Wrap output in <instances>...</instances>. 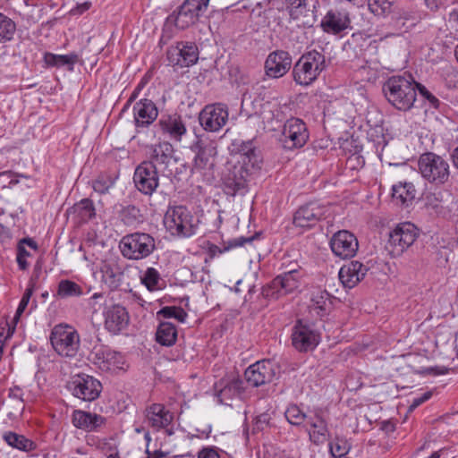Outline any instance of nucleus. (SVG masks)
<instances>
[{"instance_id":"nucleus-21","label":"nucleus","mask_w":458,"mask_h":458,"mask_svg":"<svg viewBox=\"0 0 458 458\" xmlns=\"http://www.w3.org/2000/svg\"><path fill=\"white\" fill-rule=\"evenodd\" d=\"M229 149L231 153L239 156L237 165H244L254 169L260 168L261 158L251 140L244 141L235 139L231 143Z\"/></svg>"},{"instance_id":"nucleus-41","label":"nucleus","mask_w":458,"mask_h":458,"mask_svg":"<svg viewBox=\"0 0 458 458\" xmlns=\"http://www.w3.org/2000/svg\"><path fill=\"white\" fill-rule=\"evenodd\" d=\"M140 282L149 292L161 290L163 280L159 272L154 267H148L140 276Z\"/></svg>"},{"instance_id":"nucleus-63","label":"nucleus","mask_w":458,"mask_h":458,"mask_svg":"<svg viewBox=\"0 0 458 458\" xmlns=\"http://www.w3.org/2000/svg\"><path fill=\"white\" fill-rule=\"evenodd\" d=\"M427 458H440V451L433 452Z\"/></svg>"},{"instance_id":"nucleus-13","label":"nucleus","mask_w":458,"mask_h":458,"mask_svg":"<svg viewBox=\"0 0 458 458\" xmlns=\"http://www.w3.org/2000/svg\"><path fill=\"white\" fill-rule=\"evenodd\" d=\"M257 170L244 165H234L223 178L225 194L230 196L244 194L247 191L249 177Z\"/></svg>"},{"instance_id":"nucleus-11","label":"nucleus","mask_w":458,"mask_h":458,"mask_svg":"<svg viewBox=\"0 0 458 458\" xmlns=\"http://www.w3.org/2000/svg\"><path fill=\"white\" fill-rule=\"evenodd\" d=\"M89 360L102 371L116 373L125 369L124 356L106 345L94 346Z\"/></svg>"},{"instance_id":"nucleus-3","label":"nucleus","mask_w":458,"mask_h":458,"mask_svg":"<svg viewBox=\"0 0 458 458\" xmlns=\"http://www.w3.org/2000/svg\"><path fill=\"white\" fill-rule=\"evenodd\" d=\"M418 169L421 177L436 187L445 184L450 177V165L443 157L433 152L420 155Z\"/></svg>"},{"instance_id":"nucleus-33","label":"nucleus","mask_w":458,"mask_h":458,"mask_svg":"<svg viewBox=\"0 0 458 458\" xmlns=\"http://www.w3.org/2000/svg\"><path fill=\"white\" fill-rule=\"evenodd\" d=\"M148 152L149 160L154 166H164L167 168L174 156V148L168 141L159 142L158 144L150 145Z\"/></svg>"},{"instance_id":"nucleus-58","label":"nucleus","mask_w":458,"mask_h":458,"mask_svg":"<svg viewBox=\"0 0 458 458\" xmlns=\"http://www.w3.org/2000/svg\"><path fill=\"white\" fill-rule=\"evenodd\" d=\"M198 458H220L214 447H205L198 454Z\"/></svg>"},{"instance_id":"nucleus-42","label":"nucleus","mask_w":458,"mask_h":458,"mask_svg":"<svg viewBox=\"0 0 458 458\" xmlns=\"http://www.w3.org/2000/svg\"><path fill=\"white\" fill-rule=\"evenodd\" d=\"M26 246L34 250H38L37 242L31 238H23L19 242L17 246L16 260L20 269L21 270H26L29 267L27 259L30 256V253L27 250Z\"/></svg>"},{"instance_id":"nucleus-56","label":"nucleus","mask_w":458,"mask_h":458,"mask_svg":"<svg viewBox=\"0 0 458 458\" xmlns=\"http://www.w3.org/2000/svg\"><path fill=\"white\" fill-rule=\"evenodd\" d=\"M447 372L446 369L439 368V367H428V368H421L419 370V373L421 375H444Z\"/></svg>"},{"instance_id":"nucleus-28","label":"nucleus","mask_w":458,"mask_h":458,"mask_svg":"<svg viewBox=\"0 0 458 458\" xmlns=\"http://www.w3.org/2000/svg\"><path fill=\"white\" fill-rule=\"evenodd\" d=\"M244 383L239 377H224L215 384V392L219 402L228 404L229 401L240 396L244 391Z\"/></svg>"},{"instance_id":"nucleus-4","label":"nucleus","mask_w":458,"mask_h":458,"mask_svg":"<svg viewBox=\"0 0 458 458\" xmlns=\"http://www.w3.org/2000/svg\"><path fill=\"white\" fill-rule=\"evenodd\" d=\"M49 339L55 352L63 358L73 359L79 353L81 338L72 326L63 323L55 325Z\"/></svg>"},{"instance_id":"nucleus-23","label":"nucleus","mask_w":458,"mask_h":458,"mask_svg":"<svg viewBox=\"0 0 458 458\" xmlns=\"http://www.w3.org/2000/svg\"><path fill=\"white\" fill-rule=\"evenodd\" d=\"M275 375L273 363L265 360L249 366L244 372L246 382L253 387L271 382Z\"/></svg>"},{"instance_id":"nucleus-2","label":"nucleus","mask_w":458,"mask_h":458,"mask_svg":"<svg viewBox=\"0 0 458 458\" xmlns=\"http://www.w3.org/2000/svg\"><path fill=\"white\" fill-rule=\"evenodd\" d=\"M326 68V57L322 52L316 49L308 51L293 65V81L301 86H310Z\"/></svg>"},{"instance_id":"nucleus-5","label":"nucleus","mask_w":458,"mask_h":458,"mask_svg":"<svg viewBox=\"0 0 458 458\" xmlns=\"http://www.w3.org/2000/svg\"><path fill=\"white\" fill-rule=\"evenodd\" d=\"M303 276L304 272L301 267L292 268L276 276L270 283L264 285L261 294L267 300H278L298 290Z\"/></svg>"},{"instance_id":"nucleus-62","label":"nucleus","mask_w":458,"mask_h":458,"mask_svg":"<svg viewBox=\"0 0 458 458\" xmlns=\"http://www.w3.org/2000/svg\"><path fill=\"white\" fill-rule=\"evenodd\" d=\"M268 2L273 5V6H276L277 9H283L284 8L285 6H282V2L281 1H276V0H268Z\"/></svg>"},{"instance_id":"nucleus-24","label":"nucleus","mask_w":458,"mask_h":458,"mask_svg":"<svg viewBox=\"0 0 458 458\" xmlns=\"http://www.w3.org/2000/svg\"><path fill=\"white\" fill-rule=\"evenodd\" d=\"M103 316L105 328L113 335H118L125 329L130 320L126 309L119 304L106 307Z\"/></svg>"},{"instance_id":"nucleus-60","label":"nucleus","mask_w":458,"mask_h":458,"mask_svg":"<svg viewBox=\"0 0 458 458\" xmlns=\"http://www.w3.org/2000/svg\"><path fill=\"white\" fill-rule=\"evenodd\" d=\"M143 86H144L143 83H140L135 88V89L132 91L131 97L129 98L126 106L130 105L132 101H134L137 98V97H138V95H139V93H140V89H142Z\"/></svg>"},{"instance_id":"nucleus-31","label":"nucleus","mask_w":458,"mask_h":458,"mask_svg":"<svg viewBox=\"0 0 458 458\" xmlns=\"http://www.w3.org/2000/svg\"><path fill=\"white\" fill-rule=\"evenodd\" d=\"M100 272L102 282L111 290L117 289L123 277V271L118 261L113 259L103 261Z\"/></svg>"},{"instance_id":"nucleus-39","label":"nucleus","mask_w":458,"mask_h":458,"mask_svg":"<svg viewBox=\"0 0 458 458\" xmlns=\"http://www.w3.org/2000/svg\"><path fill=\"white\" fill-rule=\"evenodd\" d=\"M177 339L175 325L170 322H161L156 332V340L164 346H172Z\"/></svg>"},{"instance_id":"nucleus-40","label":"nucleus","mask_w":458,"mask_h":458,"mask_svg":"<svg viewBox=\"0 0 458 458\" xmlns=\"http://www.w3.org/2000/svg\"><path fill=\"white\" fill-rule=\"evenodd\" d=\"M71 210L81 224L87 223L96 216L94 203L89 199H82L74 204Z\"/></svg>"},{"instance_id":"nucleus-22","label":"nucleus","mask_w":458,"mask_h":458,"mask_svg":"<svg viewBox=\"0 0 458 458\" xmlns=\"http://www.w3.org/2000/svg\"><path fill=\"white\" fill-rule=\"evenodd\" d=\"M326 208L316 201L300 207L294 214L293 224L301 228H311L324 216Z\"/></svg>"},{"instance_id":"nucleus-48","label":"nucleus","mask_w":458,"mask_h":458,"mask_svg":"<svg viewBox=\"0 0 458 458\" xmlns=\"http://www.w3.org/2000/svg\"><path fill=\"white\" fill-rule=\"evenodd\" d=\"M117 176L111 174H100L93 182L94 191L99 194H106L114 187Z\"/></svg>"},{"instance_id":"nucleus-44","label":"nucleus","mask_w":458,"mask_h":458,"mask_svg":"<svg viewBox=\"0 0 458 458\" xmlns=\"http://www.w3.org/2000/svg\"><path fill=\"white\" fill-rule=\"evenodd\" d=\"M119 217L128 226L135 225L142 221L140 210L134 205L123 207L119 212Z\"/></svg>"},{"instance_id":"nucleus-14","label":"nucleus","mask_w":458,"mask_h":458,"mask_svg":"<svg viewBox=\"0 0 458 458\" xmlns=\"http://www.w3.org/2000/svg\"><path fill=\"white\" fill-rule=\"evenodd\" d=\"M228 117V106L223 103H215L207 105L200 111L199 121L205 131L216 132L226 124Z\"/></svg>"},{"instance_id":"nucleus-26","label":"nucleus","mask_w":458,"mask_h":458,"mask_svg":"<svg viewBox=\"0 0 458 458\" xmlns=\"http://www.w3.org/2000/svg\"><path fill=\"white\" fill-rule=\"evenodd\" d=\"M145 418L148 424L155 430L166 428L168 435H172L173 431L167 427L174 420V414L165 408L162 403H152L145 410Z\"/></svg>"},{"instance_id":"nucleus-9","label":"nucleus","mask_w":458,"mask_h":458,"mask_svg":"<svg viewBox=\"0 0 458 458\" xmlns=\"http://www.w3.org/2000/svg\"><path fill=\"white\" fill-rule=\"evenodd\" d=\"M419 236L418 228L411 223H401L390 232L386 250L393 258L401 256Z\"/></svg>"},{"instance_id":"nucleus-20","label":"nucleus","mask_w":458,"mask_h":458,"mask_svg":"<svg viewBox=\"0 0 458 458\" xmlns=\"http://www.w3.org/2000/svg\"><path fill=\"white\" fill-rule=\"evenodd\" d=\"M320 26L324 32L337 35L351 29L350 13L344 8H332L322 18Z\"/></svg>"},{"instance_id":"nucleus-49","label":"nucleus","mask_w":458,"mask_h":458,"mask_svg":"<svg viewBox=\"0 0 458 458\" xmlns=\"http://www.w3.org/2000/svg\"><path fill=\"white\" fill-rule=\"evenodd\" d=\"M329 294L327 291L318 290L314 293L311 298V308L318 316H323L327 310L329 301Z\"/></svg>"},{"instance_id":"nucleus-6","label":"nucleus","mask_w":458,"mask_h":458,"mask_svg":"<svg viewBox=\"0 0 458 458\" xmlns=\"http://www.w3.org/2000/svg\"><path fill=\"white\" fill-rule=\"evenodd\" d=\"M119 248L125 259L140 260L153 253L156 241L149 233L135 232L124 235L120 241Z\"/></svg>"},{"instance_id":"nucleus-54","label":"nucleus","mask_w":458,"mask_h":458,"mask_svg":"<svg viewBox=\"0 0 458 458\" xmlns=\"http://www.w3.org/2000/svg\"><path fill=\"white\" fill-rule=\"evenodd\" d=\"M416 89L419 90L421 97H423L429 104V106L433 108H437L439 106V100L437 97H435L431 92H429L425 86L417 83Z\"/></svg>"},{"instance_id":"nucleus-15","label":"nucleus","mask_w":458,"mask_h":458,"mask_svg":"<svg viewBox=\"0 0 458 458\" xmlns=\"http://www.w3.org/2000/svg\"><path fill=\"white\" fill-rule=\"evenodd\" d=\"M308 140V129L302 120L292 117L284 123L281 136V141L284 148L293 149L301 148Z\"/></svg>"},{"instance_id":"nucleus-59","label":"nucleus","mask_w":458,"mask_h":458,"mask_svg":"<svg viewBox=\"0 0 458 458\" xmlns=\"http://www.w3.org/2000/svg\"><path fill=\"white\" fill-rule=\"evenodd\" d=\"M448 21L453 27H455L456 30H458V7L453 9L448 13Z\"/></svg>"},{"instance_id":"nucleus-38","label":"nucleus","mask_w":458,"mask_h":458,"mask_svg":"<svg viewBox=\"0 0 458 458\" xmlns=\"http://www.w3.org/2000/svg\"><path fill=\"white\" fill-rule=\"evenodd\" d=\"M3 439L8 445L22 452L29 453L37 448V444L34 441L13 431L4 432L3 434Z\"/></svg>"},{"instance_id":"nucleus-16","label":"nucleus","mask_w":458,"mask_h":458,"mask_svg":"<svg viewBox=\"0 0 458 458\" xmlns=\"http://www.w3.org/2000/svg\"><path fill=\"white\" fill-rule=\"evenodd\" d=\"M199 59L198 47L191 42H177L167 48L166 60L174 67H189Z\"/></svg>"},{"instance_id":"nucleus-17","label":"nucleus","mask_w":458,"mask_h":458,"mask_svg":"<svg viewBox=\"0 0 458 458\" xmlns=\"http://www.w3.org/2000/svg\"><path fill=\"white\" fill-rule=\"evenodd\" d=\"M191 149L195 153L193 169L198 172L209 170L214 166V159L217 154L215 140L199 138L192 144Z\"/></svg>"},{"instance_id":"nucleus-53","label":"nucleus","mask_w":458,"mask_h":458,"mask_svg":"<svg viewBox=\"0 0 458 458\" xmlns=\"http://www.w3.org/2000/svg\"><path fill=\"white\" fill-rule=\"evenodd\" d=\"M394 0H368V6L375 15L381 16L391 12Z\"/></svg>"},{"instance_id":"nucleus-37","label":"nucleus","mask_w":458,"mask_h":458,"mask_svg":"<svg viewBox=\"0 0 458 458\" xmlns=\"http://www.w3.org/2000/svg\"><path fill=\"white\" fill-rule=\"evenodd\" d=\"M416 189L411 182H399L392 188L393 200L402 206H409L415 199Z\"/></svg>"},{"instance_id":"nucleus-34","label":"nucleus","mask_w":458,"mask_h":458,"mask_svg":"<svg viewBox=\"0 0 458 458\" xmlns=\"http://www.w3.org/2000/svg\"><path fill=\"white\" fill-rule=\"evenodd\" d=\"M72 420L74 427L89 432L97 430L106 422L103 416L81 410L73 411Z\"/></svg>"},{"instance_id":"nucleus-51","label":"nucleus","mask_w":458,"mask_h":458,"mask_svg":"<svg viewBox=\"0 0 458 458\" xmlns=\"http://www.w3.org/2000/svg\"><path fill=\"white\" fill-rule=\"evenodd\" d=\"M287 421L293 426H301L305 421L307 415L296 404H290L284 411Z\"/></svg>"},{"instance_id":"nucleus-57","label":"nucleus","mask_w":458,"mask_h":458,"mask_svg":"<svg viewBox=\"0 0 458 458\" xmlns=\"http://www.w3.org/2000/svg\"><path fill=\"white\" fill-rule=\"evenodd\" d=\"M449 3V0H425V4L431 11H437L440 8L445 7Z\"/></svg>"},{"instance_id":"nucleus-27","label":"nucleus","mask_w":458,"mask_h":458,"mask_svg":"<svg viewBox=\"0 0 458 458\" xmlns=\"http://www.w3.org/2000/svg\"><path fill=\"white\" fill-rule=\"evenodd\" d=\"M133 122L135 127L144 129L148 127L158 115V110L156 104L148 98H142L135 103L132 108Z\"/></svg>"},{"instance_id":"nucleus-50","label":"nucleus","mask_w":458,"mask_h":458,"mask_svg":"<svg viewBox=\"0 0 458 458\" xmlns=\"http://www.w3.org/2000/svg\"><path fill=\"white\" fill-rule=\"evenodd\" d=\"M329 452L333 457H344L351 449V445L344 438L336 437L333 441L329 442Z\"/></svg>"},{"instance_id":"nucleus-43","label":"nucleus","mask_w":458,"mask_h":458,"mask_svg":"<svg viewBox=\"0 0 458 458\" xmlns=\"http://www.w3.org/2000/svg\"><path fill=\"white\" fill-rule=\"evenodd\" d=\"M83 294V290L77 283L64 279L58 283L56 296L60 299H68L72 297H80Z\"/></svg>"},{"instance_id":"nucleus-55","label":"nucleus","mask_w":458,"mask_h":458,"mask_svg":"<svg viewBox=\"0 0 458 458\" xmlns=\"http://www.w3.org/2000/svg\"><path fill=\"white\" fill-rule=\"evenodd\" d=\"M432 395H433L432 391H427V392L421 394L420 395L415 396L411 401L409 410L412 411V410L416 409L417 407H419L425 402L428 401L432 397Z\"/></svg>"},{"instance_id":"nucleus-7","label":"nucleus","mask_w":458,"mask_h":458,"mask_svg":"<svg viewBox=\"0 0 458 458\" xmlns=\"http://www.w3.org/2000/svg\"><path fill=\"white\" fill-rule=\"evenodd\" d=\"M164 225L172 235L182 238L192 236L198 228L192 214L183 206L169 208L164 217Z\"/></svg>"},{"instance_id":"nucleus-47","label":"nucleus","mask_w":458,"mask_h":458,"mask_svg":"<svg viewBox=\"0 0 458 458\" xmlns=\"http://www.w3.org/2000/svg\"><path fill=\"white\" fill-rule=\"evenodd\" d=\"M15 31V22L7 15L0 13V44L11 41Z\"/></svg>"},{"instance_id":"nucleus-1","label":"nucleus","mask_w":458,"mask_h":458,"mask_svg":"<svg viewBox=\"0 0 458 458\" xmlns=\"http://www.w3.org/2000/svg\"><path fill=\"white\" fill-rule=\"evenodd\" d=\"M416 84L411 75L392 76L384 83L383 92L393 106L401 111H408L416 100Z\"/></svg>"},{"instance_id":"nucleus-10","label":"nucleus","mask_w":458,"mask_h":458,"mask_svg":"<svg viewBox=\"0 0 458 458\" xmlns=\"http://www.w3.org/2000/svg\"><path fill=\"white\" fill-rule=\"evenodd\" d=\"M66 387L74 397L85 402L96 400L102 391L100 381L85 373L72 376Z\"/></svg>"},{"instance_id":"nucleus-35","label":"nucleus","mask_w":458,"mask_h":458,"mask_svg":"<svg viewBox=\"0 0 458 458\" xmlns=\"http://www.w3.org/2000/svg\"><path fill=\"white\" fill-rule=\"evenodd\" d=\"M310 429L308 430L310 441L318 445H322L329 439V430L326 420L317 416L316 419H309Z\"/></svg>"},{"instance_id":"nucleus-45","label":"nucleus","mask_w":458,"mask_h":458,"mask_svg":"<svg viewBox=\"0 0 458 458\" xmlns=\"http://www.w3.org/2000/svg\"><path fill=\"white\" fill-rule=\"evenodd\" d=\"M32 294H33V288L28 287L25 290V292L21 297V300L20 301L19 306H18L15 315L13 317V320L14 325L10 326L9 324H7L8 328H7L5 339L10 338L13 335V333L15 331V325L19 321L21 314L25 311Z\"/></svg>"},{"instance_id":"nucleus-18","label":"nucleus","mask_w":458,"mask_h":458,"mask_svg":"<svg viewBox=\"0 0 458 458\" xmlns=\"http://www.w3.org/2000/svg\"><path fill=\"white\" fill-rule=\"evenodd\" d=\"M133 181L141 193L152 195L159 185L157 168L150 162H141L135 169Z\"/></svg>"},{"instance_id":"nucleus-30","label":"nucleus","mask_w":458,"mask_h":458,"mask_svg":"<svg viewBox=\"0 0 458 458\" xmlns=\"http://www.w3.org/2000/svg\"><path fill=\"white\" fill-rule=\"evenodd\" d=\"M368 272V267L360 261L354 260L343 266L339 270V279L344 287L353 288Z\"/></svg>"},{"instance_id":"nucleus-32","label":"nucleus","mask_w":458,"mask_h":458,"mask_svg":"<svg viewBox=\"0 0 458 458\" xmlns=\"http://www.w3.org/2000/svg\"><path fill=\"white\" fill-rule=\"evenodd\" d=\"M23 395L24 392L20 386L9 388L7 398L4 402L9 420H15L21 416L25 408Z\"/></svg>"},{"instance_id":"nucleus-29","label":"nucleus","mask_w":458,"mask_h":458,"mask_svg":"<svg viewBox=\"0 0 458 458\" xmlns=\"http://www.w3.org/2000/svg\"><path fill=\"white\" fill-rule=\"evenodd\" d=\"M158 124L162 132L175 142H180L187 133L185 123L177 114L162 115Z\"/></svg>"},{"instance_id":"nucleus-64","label":"nucleus","mask_w":458,"mask_h":458,"mask_svg":"<svg viewBox=\"0 0 458 458\" xmlns=\"http://www.w3.org/2000/svg\"><path fill=\"white\" fill-rule=\"evenodd\" d=\"M103 297V293H95L92 296H91V300H97L98 298H102Z\"/></svg>"},{"instance_id":"nucleus-46","label":"nucleus","mask_w":458,"mask_h":458,"mask_svg":"<svg viewBox=\"0 0 458 458\" xmlns=\"http://www.w3.org/2000/svg\"><path fill=\"white\" fill-rule=\"evenodd\" d=\"M254 240V237H243V236H241L239 238H235V239H233V240H230L226 245H225L223 248L221 247H218L215 244H212L209 248H208V252H209V255L211 258H215L216 256H219L223 253H225V251H228L232 249H234V248H237V247H242L243 246L246 242H251L252 241Z\"/></svg>"},{"instance_id":"nucleus-61","label":"nucleus","mask_w":458,"mask_h":458,"mask_svg":"<svg viewBox=\"0 0 458 458\" xmlns=\"http://www.w3.org/2000/svg\"><path fill=\"white\" fill-rule=\"evenodd\" d=\"M452 157H453L454 165L458 169V147L454 150Z\"/></svg>"},{"instance_id":"nucleus-52","label":"nucleus","mask_w":458,"mask_h":458,"mask_svg":"<svg viewBox=\"0 0 458 458\" xmlns=\"http://www.w3.org/2000/svg\"><path fill=\"white\" fill-rule=\"evenodd\" d=\"M158 317H162L164 318H175L179 322H184L187 318V313L184 311V310L181 307H175V306H166L162 308L157 312Z\"/></svg>"},{"instance_id":"nucleus-8","label":"nucleus","mask_w":458,"mask_h":458,"mask_svg":"<svg viewBox=\"0 0 458 458\" xmlns=\"http://www.w3.org/2000/svg\"><path fill=\"white\" fill-rule=\"evenodd\" d=\"M210 0H185L168 17L167 21L179 30L194 25L207 11Z\"/></svg>"},{"instance_id":"nucleus-36","label":"nucleus","mask_w":458,"mask_h":458,"mask_svg":"<svg viewBox=\"0 0 458 458\" xmlns=\"http://www.w3.org/2000/svg\"><path fill=\"white\" fill-rule=\"evenodd\" d=\"M44 61L48 66L56 68L66 67L68 71L72 72L74 65L80 61V55L75 52L67 55H56L47 52L44 55Z\"/></svg>"},{"instance_id":"nucleus-19","label":"nucleus","mask_w":458,"mask_h":458,"mask_svg":"<svg viewBox=\"0 0 458 458\" xmlns=\"http://www.w3.org/2000/svg\"><path fill=\"white\" fill-rule=\"evenodd\" d=\"M330 248L335 256L346 259L356 255L359 249V242L352 233L347 230H341L332 236Z\"/></svg>"},{"instance_id":"nucleus-25","label":"nucleus","mask_w":458,"mask_h":458,"mask_svg":"<svg viewBox=\"0 0 458 458\" xmlns=\"http://www.w3.org/2000/svg\"><path fill=\"white\" fill-rule=\"evenodd\" d=\"M292 66L291 55L284 50L271 52L265 61V72L273 79L283 77Z\"/></svg>"},{"instance_id":"nucleus-12","label":"nucleus","mask_w":458,"mask_h":458,"mask_svg":"<svg viewBox=\"0 0 458 458\" xmlns=\"http://www.w3.org/2000/svg\"><path fill=\"white\" fill-rule=\"evenodd\" d=\"M291 339L293 346L298 352H306L318 345L321 336L314 325L299 319L293 327Z\"/></svg>"}]
</instances>
